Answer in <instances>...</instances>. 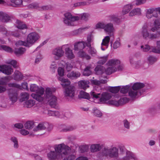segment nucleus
Here are the masks:
<instances>
[{"instance_id": "nucleus-18", "label": "nucleus", "mask_w": 160, "mask_h": 160, "mask_svg": "<svg viewBox=\"0 0 160 160\" xmlns=\"http://www.w3.org/2000/svg\"><path fill=\"white\" fill-rule=\"evenodd\" d=\"M15 80L19 81L22 80L23 78V75L18 70H16L14 74L12 75Z\"/></svg>"}, {"instance_id": "nucleus-37", "label": "nucleus", "mask_w": 160, "mask_h": 160, "mask_svg": "<svg viewBox=\"0 0 160 160\" xmlns=\"http://www.w3.org/2000/svg\"><path fill=\"white\" fill-rule=\"evenodd\" d=\"M24 127L27 129H31L34 126V122L33 121H28L24 124Z\"/></svg>"}, {"instance_id": "nucleus-33", "label": "nucleus", "mask_w": 160, "mask_h": 160, "mask_svg": "<svg viewBox=\"0 0 160 160\" xmlns=\"http://www.w3.org/2000/svg\"><path fill=\"white\" fill-rule=\"evenodd\" d=\"M91 150L92 152H95L99 151L101 147L99 144H93L91 146Z\"/></svg>"}, {"instance_id": "nucleus-61", "label": "nucleus", "mask_w": 160, "mask_h": 160, "mask_svg": "<svg viewBox=\"0 0 160 160\" xmlns=\"http://www.w3.org/2000/svg\"><path fill=\"white\" fill-rule=\"evenodd\" d=\"M72 66L70 63H66V69L68 71H71L72 68Z\"/></svg>"}, {"instance_id": "nucleus-57", "label": "nucleus", "mask_w": 160, "mask_h": 160, "mask_svg": "<svg viewBox=\"0 0 160 160\" xmlns=\"http://www.w3.org/2000/svg\"><path fill=\"white\" fill-rule=\"evenodd\" d=\"M148 59L149 63L151 64H153L157 60V58H156L152 56L149 57Z\"/></svg>"}, {"instance_id": "nucleus-26", "label": "nucleus", "mask_w": 160, "mask_h": 160, "mask_svg": "<svg viewBox=\"0 0 160 160\" xmlns=\"http://www.w3.org/2000/svg\"><path fill=\"white\" fill-rule=\"evenodd\" d=\"M59 79L61 81V85L63 87H66L70 84V81L67 79L60 78Z\"/></svg>"}, {"instance_id": "nucleus-60", "label": "nucleus", "mask_w": 160, "mask_h": 160, "mask_svg": "<svg viewBox=\"0 0 160 160\" xmlns=\"http://www.w3.org/2000/svg\"><path fill=\"white\" fill-rule=\"evenodd\" d=\"M58 73L60 76H63L64 75L63 69L61 67H59L58 69Z\"/></svg>"}, {"instance_id": "nucleus-16", "label": "nucleus", "mask_w": 160, "mask_h": 160, "mask_svg": "<svg viewBox=\"0 0 160 160\" xmlns=\"http://www.w3.org/2000/svg\"><path fill=\"white\" fill-rule=\"evenodd\" d=\"M49 102V105L52 108H55L57 104V98L55 96H52L50 98L46 99Z\"/></svg>"}, {"instance_id": "nucleus-62", "label": "nucleus", "mask_w": 160, "mask_h": 160, "mask_svg": "<svg viewBox=\"0 0 160 160\" xmlns=\"http://www.w3.org/2000/svg\"><path fill=\"white\" fill-rule=\"evenodd\" d=\"M141 48L143 49V51L144 52H147L149 51L150 49V46L148 45H145V47L143 46H141Z\"/></svg>"}, {"instance_id": "nucleus-35", "label": "nucleus", "mask_w": 160, "mask_h": 160, "mask_svg": "<svg viewBox=\"0 0 160 160\" xmlns=\"http://www.w3.org/2000/svg\"><path fill=\"white\" fill-rule=\"evenodd\" d=\"M79 97V98L86 99L90 98L89 94L88 93L83 91H81L80 92Z\"/></svg>"}, {"instance_id": "nucleus-14", "label": "nucleus", "mask_w": 160, "mask_h": 160, "mask_svg": "<svg viewBox=\"0 0 160 160\" xmlns=\"http://www.w3.org/2000/svg\"><path fill=\"white\" fill-rule=\"evenodd\" d=\"M10 20V17L7 13L0 12V20L3 22H8Z\"/></svg>"}, {"instance_id": "nucleus-56", "label": "nucleus", "mask_w": 160, "mask_h": 160, "mask_svg": "<svg viewBox=\"0 0 160 160\" xmlns=\"http://www.w3.org/2000/svg\"><path fill=\"white\" fill-rule=\"evenodd\" d=\"M8 79V78L7 77H5L2 78L0 80V85H5L7 82V80Z\"/></svg>"}, {"instance_id": "nucleus-2", "label": "nucleus", "mask_w": 160, "mask_h": 160, "mask_svg": "<svg viewBox=\"0 0 160 160\" xmlns=\"http://www.w3.org/2000/svg\"><path fill=\"white\" fill-rule=\"evenodd\" d=\"M30 90L31 92H36L37 94H32L31 96L33 98L38 101L42 102L43 98L41 96L44 93V89L41 87H38L35 84H32L31 85Z\"/></svg>"}, {"instance_id": "nucleus-27", "label": "nucleus", "mask_w": 160, "mask_h": 160, "mask_svg": "<svg viewBox=\"0 0 160 160\" xmlns=\"http://www.w3.org/2000/svg\"><path fill=\"white\" fill-rule=\"evenodd\" d=\"M132 8L133 6L131 4L124 6L122 11V13L125 14L128 13Z\"/></svg>"}, {"instance_id": "nucleus-17", "label": "nucleus", "mask_w": 160, "mask_h": 160, "mask_svg": "<svg viewBox=\"0 0 160 160\" xmlns=\"http://www.w3.org/2000/svg\"><path fill=\"white\" fill-rule=\"evenodd\" d=\"M52 53L59 58L63 56L64 52L61 48L59 47L54 49L52 52Z\"/></svg>"}, {"instance_id": "nucleus-63", "label": "nucleus", "mask_w": 160, "mask_h": 160, "mask_svg": "<svg viewBox=\"0 0 160 160\" xmlns=\"http://www.w3.org/2000/svg\"><path fill=\"white\" fill-rule=\"evenodd\" d=\"M75 158V156L73 155H71L68 157L64 158L63 160H74Z\"/></svg>"}, {"instance_id": "nucleus-48", "label": "nucleus", "mask_w": 160, "mask_h": 160, "mask_svg": "<svg viewBox=\"0 0 160 160\" xmlns=\"http://www.w3.org/2000/svg\"><path fill=\"white\" fill-rule=\"evenodd\" d=\"M120 87H113L109 89L110 91L112 93H116L118 92L121 88Z\"/></svg>"}, {"instance_id": "nucleus-4", "label": "nucleus", "mask_w": 160, "mask_h": 160, "mask_svg": "<svg viewBox=\"0 0 160 160\" xmlns=\"http://www.w3.org/2000/svg\"><path fill=\"white\" fill-rule=\"evenodd\" d=\"M64 16V23L68 25L72 26L73 25L72 22L79 20L78 17H73L71 14L69 12L65 13Z\"/></svg>"}, {"instance_id": "nucleus-52", "label": "nucleus", "mask_w": 160, "mask_h": 160, "mask_svg": "<svg viewBox=\"0 0 160 160\" xmlns=\"http://www.w3.org/2000/svg\"><path fill=\"white\" fill-rule=\"evenodd\" d=\"M135 157L131 153L128 155V154L127 156L123 158V160H135Z\"/></svg>"}, {"instance_id": "nucleus-36", "label": "nucleus", "mask_w": 160, "mask_h": 160, "mask_svg": "<svg viewBox=\"0 0 160 160\" xmlns=\"http://www.w3.org/2000/svg\"><path fill=\"white\" fill-rule=\"evenodd\" d=\"M108 64L109 66H116L120 64V61L118 60L112 59L108 62Z\"/></svg>"}, {"instance_id": "nucleus-59", "label": "nucleus", "mask_w": 160, "mask_h": 160, "mask_svg": "<svg viewBox=\"0 0 160 160\" xmlns=\"http://www.w3.org/2000/svg\"><path fill=\"white\" fill-rule=\"evenodd\" d=\"M110 17L112 21L115 22L116 23H118L119 22V19L115 16L112 15Z\"/></svg>"}, {"instance_id": "nucleus-11", "label": "nucleus", "mask_w": 160, "mask_h": 160, "mask_svg": "<svg viewBox=\"0 0 160 160\" xmlns=\"http://www.w3.org/2000/svg\"><path fill=\"white\" fill-rule=\"evenodd\" d=\"M111 94L105 92L102 94L101 98L99 99V102L101 103H105L111 98Z\"/></svg>"}, {"instance_id": "nucleus-53", "label": "nucleus", "mask_w": 160, "mask_h": 160, "mask_svg": "<svg viewBox=\"0 0 160 160\" xmlns=\"http://www.w3.org/2000/svg\"><path fill=\"white\" fill-rule=\"evenodd\" d=\"M21 95L22 101L28 99L29 97V95L27 92H22L21 93Z\"/></svg>"}, {"instance_id": "nucleus-12", "label": "nucleus", "mask_w": 160, "mask_h": 160, "mask_svg": "<svg viewBox=\"0 0 160 160\" xmlns=\"http://www.w3.org/2000/svg\"><path fill=\"white\" fill-rule=\"evenodd\" d=\"M129 96L132 98H134L137 96H139L142 95L141 91L138 92V91L132 88L128 92Z\"/></svg>"}, {"instance_id": "nucleus-43", "label": "nucleus", "mask_w": 160, "mask_h": 160, "mask_svg": "<svg viewBox=\"0 0 160 160\" xmlns=\"http://www.w3.org/2000/svg\"><path fill=\"white\" fill-rule=\"evenodd\" d=\"M46 97L45 98L46 99H48V98H50L51 97L53 96L52 95L51 90L50 88H47L46 89Z\"/></svg>"}, {"instance_id": "nucleus-49", "label": "nucleus", "mask_w": 160, "mask_h": 160, "mask_svg": "<svg viewBox=\"0 0 160 160\" xmlns=\"http://www.w3.org/2000/svg\"><path fill=\"white\" fill-rule=\"evenodd\" d=\"M129 88L128 86L122 87L120 89V92L123 94L126 93L129 91Z\"/></svg>"}, {"instance_id": "nucleus-55", "label": "nucleus", "mask_w": 160, "mask_h": 160, "mask_svg": "<svg viewBox=\"0 0 160 160\" xmlns=\"http://www.w3.org/2000/svg\"><path fill=\"white\" fill-rule=\"evenodd\" d=\"M105 24L102 22H99L96 25V29L102 28L104 29Z\"/></svg>"}, {"instance_id": "nucleus-21", "label": "nucleus", "mask_w": 160, "mask_h": 160, "mask_svg": "<svg viewBox=\"0 0 160 160\" xmlns=\"http://www.w3.org/2000/svg\"><path fill=\"white\" fill-rule=\"evenodd\" d=\"M92 67L91 65L87 66L84 69L82 74L84 76H89L92 74Z\"/></svg>"}, {"instance_id": "nucleus-39", "label": "nucleus", "mask_w": 160, "mask_h": 160, "mask_svg": "<svg viewBox=\"0 0 160 160\" xmlns=\"http://www.w3.org/2000/svg\"><path fill=\"white\" fill-rule=\"evenodd\" d=\"M61 131L63 132H67L72 131L75 129V128L72 126L65 127L63 126L62 127Z\"/></svg>"}, {"instance_id": "nucleus-5", "label": "nucleus", "mask_w": 160, "mask_h": 160, "mask_svg": "<svg viewBox=\"0 0 160 160\" xmlns=\"http://www.w3.org/2000/svg\"><path fill=\"white\" fill-rule=\"evenodd\" d=\"M38 34L36 32L30 33L27 36V42L28 45V47L33 44L39 38Z\"/></svg>"}, {"instance_id": "nucleus-47", "label": "nucleus", "mask_w": 160, "mask_h": 160, "mask_svg": "<svg viewBox=\"0 0 160 160\" xmlns=\"http://www.w3.org/2000/svg\"><path fill=\"white\" fill-rule=\"evenodd\" d=\"M88 47L89 48V49L88 50L89 53L92 55H94L96 54L97 51L94 48L92 47L90 45L89 46H88Z\"/></svg>"}, {"instance_id": "nucleus-1", "label": "nucleus", "mask_w": 160, "mask_h": 160, "mask_svg": "<svg viewBox=\"0 0 160 160\" xmlns=\"http://www.w3.org/2000/svg\"><path fill=\"white\" fill-rule=\"evenodd\" d=\"M55 151H51L47 155L50 160H60L70 152L71 149L64 144H61L55 146Z\"/></svg>"}, {"instance_id": "nucleus-20", "label": "nucleus", "mask_w": 160, "mask_h": 160, "mask_svg": "<svg viewBox=\"0 0 160 160\" xmlns=\"http://www.w3.org/2000/svg\"><path fill=\"white\" fill-rule=\"evenodd\" d=\"M11 2H8V6L17 7L22 5V0H10Z\"/></svg>"}, {"instance_id": "nucleus-38", "label": "nucleus", "mask_w": 160, "mask_h": 160, "mask_svg": "<svg viewBox=\"0 0 160 160\" xmlns=\"http://www.w3.org/2000/svg\"><path fill=\"white\" fill-rule=\"evenodd\" d=\"M116 70V68L115 67H111L105 69V72L107 74L110 75L115 72Z\"/></svg>"}, {"instance_id": "nucleus-15", "label": "nucleus", "mask_w": 160, "mask_h": 160, "mask_svg": "<svg viewBox=\"0 0 160 160\" xmlns=\"http://www.w3.org/2000/svg\"><path fill=\"white\" fill-rule=\"evenodd\" d=\"M145 86L144 84L143 83L137 82L134 83L132 86V88L139 92L141 91L142 94L144 92L143 90H141L140 89Z\"/></svg>"}, {"instance_id": "nucleus-7", "label": "nucleus", "mask_w": 160, "mask_h": 160, "mask_svg": "<svg viewBox=\"0 0 160 160\" xmlns=\"http://www.w3.org/2000/svg\"><path fill=\"white\" fill-rule=\"evenodd\" d=\"M75 91L74 87L72 86H69L65 89L64 92L65 95L66 96L72 98L74 96Z\"/></svg>"}, {"instance_id": "nucleus-42", "label": "nucleus", "mask_w": 160, "mask_h": 160, "mask_svg": "<svg viewBox=\"0 0 160 160\" xmlns=\"http://www.w3.org/2000/svg\"><path fill=\"white\" fill-rule=\"evenodd\" d=\"M84 29V28H79L78 29L72 31L71 32V34L73 36L77 35L81 33L82 30Z\"/></svg>"}, {"instance_id": "nucleus-3", "label": "nucleus", "mask_w": 160, "mask_h": 160, "mask_svg": "<svg viewBox=\"0 0 160 160\" xmlns=\"http://www.w3.org/2000/svg\"><path fill=\"white\" fill-rule=\"evenodd\" d=\"M102 154L103 155L111 158H117L118 156V149L114 147L110 149L104 148L102 150Z\"/></svg>"}, {"instance_id": "nucleus-24", "label": "nucleus", "mask_w": 160, "mask_h": 160, "mask_svg": "<svg viewBox=\"0 0 160 160\" xmlns=\"http://www.w3.org/2000/svg\"><path fill=\"white\" fill-rule=\"evenodd\" d=\"M26 50L25 48L22 47L15 48L14 49V52L16 55L20 56L24 54Z\"/></svg>"}, {"instance_id": "nucleus-40", "label": "nucleus", "mask_w": 160, "mask_h": 160, "mask_svg": "<svg viewBox=\"0 0 160 160\" xmlns=\"http://www.w3.org/2000/svg\"><path fill=\"white\" fill-rule=\"evenodd\" d=\"M110 38L108 36H106L102 40V45H104L107 47L108 46V44L110 42Z\"/></svg>"}, {"instance_id": "nucleus-32", "label": "nucleus", "mask_w": 160, "mask_h": 160, "mask_svg": "<svg viewBox=\"0 0 160 160\" xmlns=\"http://www.w3.org/2000/svg\"><path fill=\"white\" fill-rule=\"evenodd\" d=\"M103 76H102L100 78L99 81L97 80L96 79L93 80L92 82L93 83L97 85H99L101 83H105L107 82V81L105 79H103L102 78Z\"/></svg>"}, {"instance_id": "nucleus-64", "label": "nucleus", "mask_w": 160, "mask_h": 160, "mask_svg": "<svg viewBox=\"0 0 160 160\" xmlns=\"http://www.w3.org/2000/svg\"><path fill=\"white\" fill-rule=\"evenodd\" d=\"M8 86L10 87H15L17 88H19L20 87L19 85L15 83H9L8 84Z\"/></svg>"}, {"instance_id": "nucleus-41", "label": "nucleus", "mask_w": 160, "mask_h": 160, "mask_svg": "<svg viewBox=\"0 0 160 160\" xmlns=\"http://www.w3.org/2000/svg\"><path fill=\"white\" fill-rule=\"evenodd\" d=\"M2 49L5 51L9 52H13V50L11 48L5 45H0V49Z\"/></svg>"}, {"instance_id": "nucleus-25", "label": "nucleus", "mask_w": 160, "mask_h": 160, "mask_svg": "<svg viewBox=\"0 0 160 160\" xmlns=\"http://www.w3.org/2000/svg\"><path fill=\"white\" fill-rule=\"evenodd\" d=\"M65 54L67 57L70 59L74 57V56L72 52V50L69 48H66L65 49Z\"/></svg>"}, {"instance_id": "nucleus-22", "label": "nucleus", "mask_w": 160, "mask_h": 160, "mask_svg": "<svg viewBox=\"0 0 160 160\" xmlns=\"http://www.w3.org/2000/svg\"><path fill=\"white\" fill-rule=\"evenodd\" d=\"M156 47H152L151 49L152 52L160 54V40L156 42Z\"/></svg>"}, {"instance_id": "nucleus-23", "label": "nucleus", "mask_w": 160, "mask_h": 160, "mask_svg": "<svg viewBox=\"0 0 160 160\" xmlns=\"http://www.w3.org/2000/svg\"><path fill=\"white\" fill-rule=\"evenodd\" d=\"M94 70L96 74H101L105 71V68L103 66L98 65L95 68Z\"/></svg>"}, {"instance_id": "nucleus-46", "label": "nucleus", "mask_w": 160, "mask_h": 160, "mask_svg": "<svg viewBox=\"0 0 160 160\" xmlns=\"http://www.w3.org/2000/svg\"><path fill=\"white\" fill-rule=\"evenodd\" d=\"M93 37L90 34L87 37V42H85V45L87 46H89V45L91 46V42L92 41Z\"/></svg>"}, {"instance_id": "nucleus-31", "label": "nucleus", "mask_w": 160, "mask_h": 160, "mask_svg": "<svg viewBox=\"0 0 160 160\" xmlns=\"http://www.w3.org/2000/svg\"><path fill=\"white\" fill-rule=\"evenodd\" d=\"M35 102L33 100H29L27 101L24 102L23 104L24 107L26 108H30L34 106Z\"/></svg>"}, {"instance_id": "nucleus-8", "label": "nucleus", "mask_w": 160, "mask_h": 160, "mask_svg": "<svg viewBox=\"0 0 160 160\" xmlns=\"http://www.w3.org/2000/svg\"><path fill=\"white\" fill-rule=\"evenodd\" d=\"M8 94L10 99L12 102H14L17 101L18 94L15 89H10Z\"/></svg>"}, {"instance_id": "nucleus-51", "label": "nucleus", "mask_w": 160, "mask_h": 160, "mask_svg": "<svg viewBox=\"0 0 160 160\" xmlns=\"http://www.w3.org/2000/svg\"><path fill=\"white\" fill-rule=\"evenodd\" d=\"M93 113L95 116L97 117H100L102 116V113L101 111L96 108L94 109L93 110Z\"/></svg>"}, {"instance_id": "nucleus-6", "label": "nucleus", "mask_w": 160, "mask_h": 160, "mask_svg": "<svg viewBox=\"0 0 160 160\" xmlns=\"http://www.w3.org/2000/svg\"><path fill=\"white\" fill-rule=\"evenodd\" d=\"M0 71L2 73L8 75L11 74L13 69L11 66L6 65L0 66Z\"/></svg>"}, {"instance_id": "nucleus-45", "label": "nucleus", "mask_w": 160, "mask_h": 160, "mask_svg": "<svg viewBox=\"0 0 160 160\" xmlns=\"http://www.w3.org/2000/svg\"><path fill=\"white\" fill-rule=\"evenodd\" d=\"M128 101V99L126 98H121L118 101V106L123 105L126 103Z\"/></svg>"}, {"instance_id": "nucleus-9", "label": "nucleus", "mask_w": 160, "mask_h": 160, "mask_svg": "<svg viewBox=\"0 0 160 160\" xmlns=\"http://www.w3.org/2000/svg\"><path fill=\"white\" fill-rule=\"evenodd\" d=\"M86 46L85 42L83 41L78 42L74 43L73 49L75 51L81 50Z\"/></svg>"}, {"instance_id": "nucleus-34", "label": "nucleus", "mask_w": 160, "mask_h": 160, "mask_svg": "<svg viewBox=\"0 0 160 160\" xmlns=\"http://www.w3.org/2000/svg\"><path fill=\"white\" fill-rule=\"evenodd\" d=\"M147 13L150 14H152L153 17H154L156 18L158 17V14L157 13L156 8H152L148 9L147 12Z\"/></svg>"}, {"instance_id": "nucleus-30", "label": "nucleus", "mask_w": 160, "mask_h": 160, "mask_svg": "<svg viewBox=\"0 0 160 160\" xmlns=\"http://www.w3.org/2000/svg\"><path fill=\"white\" fill-rule=\"evenodd\" d=\"M141 10L140 8H137L133 9L129 13V15L130 16L138 15H140L141 14Z\"/></svg>"}, {"instance_id": "nucleus-13", "label": "nucleus", "mask_w": 160, "mask_h": 160, "mask_svg": "<svg viewBox=\"0 0 160 160\" xmlns=\"http://www.w3.org/2000/svg\"><path fill=\"white\" fill-rule=\"evenodd\" d=\"M148 28V26L146 24L144 25L142 28L141 33L144 39H146L149 36Z\"/></svg>"}, {"instance_id": "nucleus-28", "label": "nucleus", "mask_w": 160, "mask_h": 160, "mask_svg": "<svg viewBox=\"0 0 160 160\" xmlns=\"http://www.w3.org/2000/svg\"><path fill=\"white\" fill-rule=\"evenodd\" d=\"M17 25L16 27L19 29H23L27 28L26 25L23 22L19 20H17L16 22Z\"/></svg>"}, {"instance_id": "nucleus-44", "label": "nucleus", "mask_w": 160, "mask_h": 160, "mask_svg": "<svg viewBox=\"0 0 160 160\" xmlns=\"http://www.w3.org/2000/svg\"><path fill=\"white\" fill-rule=\"evenodd\" d=\"M15 45L17 46H24L25 47H28V44L27 42L23 41L21 40H19L16 42Z\"/></svg>"}, {"instance_id": "nucleus-58", "label": "nucleus", "mask_w": 160, "mask_h": 160, "mask_svg": "<svg viewBox=\"0 0 160 160\" xmlns=\"http://www.w3.org/2000/svg\"><path fill=\"white\" fill-rule=\"evenodd\" d=\"M108 103L111 105H114L116 106H118V101L116 100H111L108 102Z\"/></svg>"}, {"instance_id": "nucleus-29", "label": "nucleus", "mask_w": 160, "mask_h": 160, "mask_svg": "<svg viewBox=\"0 0 160 160\" xmlns=\"http://www.w3.org/2000/svg\"><path fill=\"white\" fill-rule=\"evenodd\" d=\"M47 124L44 123H40L36 127V128H34V130L35 131H38L45 130L46 128Z\"/></svg>"}, {"instance_id": "nucleus-19", "label": "nucleus", "mask_w": 160, "mask_h": 160, "mask_svg": "<svg viewBox=\"0 0 160 160\" xmlns=\"http://www.w3.org/2000/svg\"><path fill=\"white\" fill-rule=\"evenodd\" d=\"M89 83V81L85 80H82L78 82L79 87L84 90L89 87V86L88 85Z\"/></svg>"}, {"instance_id": "nucleus-10", "label": "nucleus", "mask_w": 160, "mask_h": 160, "mask_svg": "<svg viewBox=\"0 0 160 160\" xmlns=\"http://www.w3.org/2000/svg\"><path fill=\"white\" fill-rule=\"evenodd\" d=\"M104 30L105 32H108L110 36L113 35V32L114 30V28L113 24L111 23L105 24L104 28Z\"/></svg>"}, {"instance_id": "nucleus-54", "label": "nucleus", "mask_w": 160, "mask_h": 160, "mask_svg": "<svg viewBox=\"0 0 160 160\" xmlns=\"http://www.w3.org/2000/svg\"><path fill=\"white\" fill-rule=\"evenodd\" d=\"M108 56L101 58V59L98 62V63L100 64H103L107 61L108 60Z\"/></svg>"}, {"instance_id": "nucleus-50", "label": "nucleus", "mask_w": 160, "mask_h": 160, "mask_svg": "<svg viewBox=\"0 0 160 160\" xmlns=\"http://www.w3.org/2000/svg\"><path fill=\"white\" fill-rule=\"evenodd\" d=\"M89 15L88 13H83L79 17V20L81 19L84 21H87L88 20V18L89 17Z\"/></svg>"}]
</instances>
